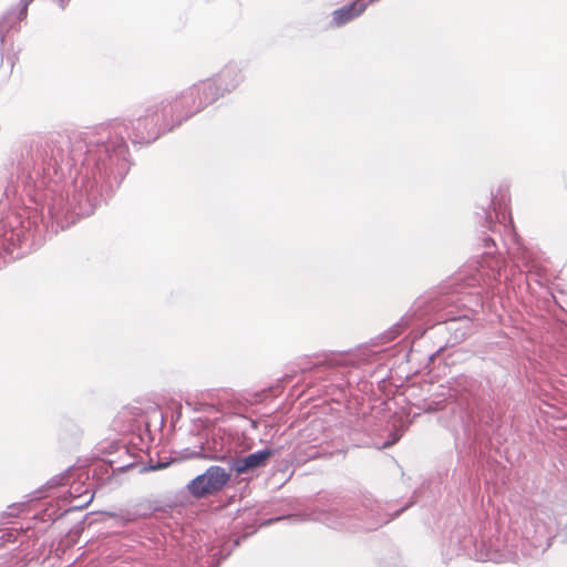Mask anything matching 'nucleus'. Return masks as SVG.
<instances>
[{"label": "nucleus", "instance_id": "obj_15", "mask_svg": "<svg viewBox=\"0 0 567 567\" xmlns=\"http://www.w3.org/2000/svg\"><path fill=\"white\" fill-rule=\"evenodd\" d=\"M185 456H187V457L214 458V460H218V458H220V457H219L218 455H216V454H215V455H213V454L208 453V452L205 450V447H204V445H203V444H200V445L198 446V449H197V450L188 451V449H187V450H186V454H185Z\"/></svg>", "mask_w": 567, "mask_h": 567}, {"label": "nucleus", "instance_id": "obj_2", "mask_svg": "<svg viewBox=\"0 0 567 567\" xmlns=\"http://www.w3.org/2000/svg\"><path fill=\"white\" fill-rule=\"evenodd\" d=\"M508 202V187L501 185L491 193L486 206L477 207V223L485 229L478 237L483 252L458 275L462 282L455 292L432 300L427 306L429 311L439 312L437 322L445 324L455 343L464 341L472 333V317L483 307L482 292L493 289L501 280L505 260L497 251L494 235L499 233L498 221L501 216L505 218Z\"/></svg>", "mask_w": 567, "mask_h": 567}, {"label": "nucleus", "instance_id": "obj_26", "mask_svg": "<svg viewBox=\"0 0 567 567\" xmlns=\"http://www.w3.org/2000/svg\"><path fill=\"white\" fill-rule=\"evenodd\" d=\"M311 426H312V427H318V426H319V424H317V423H315V422H313V423H311Z\"/></svg>", "mask_w": 567, "mask_h": 567}, {"label": "nucleus", "instance_id": "obj_6", "mask_svg": "<svg viewBox=\"0 0 567 567\" xmlns=\"http://www.w3.org/2000/svg\"><path fill=\"white\" fill-rule=\"evenodd\" d=\"M440 388L441 392L425 398L416 406L425 413H431L451 405L455 421L464 424L466 409L470 402L480 395L481 383L473 377L458 375L449 381L446 386L441 385Z\"/></svg>", "mask_w": 567, "mask_h": 567}, {"label": "nucleus", "instance_id": "obj_9", "mask_svg": "<svg viewBox=\"0 0 567 567\" xmlns=\"http://www.w3.org/2000/svg\"><path fill=\"white\" fill-rule=\"evenodd\" d=\"M24 18L17 13L16 9H10L0 17V51L1 62L12 70L17 61V52L13 48L12 33L19 32L20 22Z\"/></svg>", "mask_w": 567, "mask_h": 567}, {"label": "nucleus", "instance_id": "obj_16", "mask_svg": "<svg viewBox=\"0 0 567 567\" xmlns=\"http://www.w3.org/2000/svg\"><path fill=\"white\" fill-rule=\"evenodd\" d=\"M79 489H80V486L75 487L74 493H79L76 496L82 497L84 499H83V502L76 504L74 507L83 508V507H86L92 502L93 494H91L89 489H85L83 493H80Z\"/></svg>", "mask_w": 567, "mask_h": 567}, {"label": "nucleus", "instance_id": "obj_7", "mask_svg": "<svg viewBox=\"0 0 567 567\" xmlns=\"http://www.w3.org/2000/svg\"><path fill=\"white\" fill-rule=\"evenodd\" d=\"M21 221L18 226L0 223V250L13 254L14 249L25 252L40 245L35 233L30 230L31 221Z\"/></svg>", "mask_w": 567, "mask_h": 567}, {"label": "nucleus", "instance_id": "obj_4", "mask_svg": "<svg viewBox=\"0 0 567 567\" xmlns=\"http://www.w3.org/2000/svg\"><path fill=\"white\" fill-rule=\"evenodd\" d=\"M411 503L392 509L391 503L375 499L372 495L334 499L327 507H317L313 518L327 527L340 532H372L386 525Z\"/></svg>", "mask_w": 567, "mask_h": 567}, {"label": "nucleus", "instance_id": "obj_10", "mask_svg": "<svg viewBox=\"0 0 567 567\" xmlns=\"http://www.w3.org/2000/svg\"><path fill=\"white\" fill-rule=\"evenodd\" d=\"M274 454V450L262 449L243 457H230L228 466L237 475L252 474L257 470L264 468Z\"/></svg>", "mask_w": 567, "mask_h": 567}, {"label": "nucleus", "instance_id": "obj_13", "mask_svg": "<svg viewBox=\"0 0 567 567\" xmlns=\"http://www.w3.org/2000/svg\"><path fill=\"white\" fill-rule=\"evenodd\" d=\"M107 515L112 518L120 519L125 524L135 522L140 517L137 513L132 511H121L118 513L112 512L107 513Z\"/></svg>", "mask_w": 567, "mask_h": 567}, {"label": "nucleus", "instance_id": "obj_27", "mask_svg": "<svg viewBox=\"0 0 567 567\" xmlns=\"http://www.w3.org/2000/svg\"><path fill=\"white\" fill-rule=\"evenodd\" d=\"M313 441H315V442H319V444H321V441H319V439H318V437H315V439H313Z\"/></svg>", "mask_w": 567, "mask_h": 567}, {"label": "nucleus", "instance_id": "obj_23", "mask_svg": "<svg viewBox=\"0 0 567 567\" xmlns=\"http://www.w3.org/2000/svg\"><path fill=\"white\" fill-rule=\"evenodd\" d=\"M281 518H282V517L271 518V519H269V520L265 522V523H264V525H269V524H271V523H274V522L280 520Z\"/></svg>", "mask_w": 567, "mask_h": 567}, {"label": "nucleus", "instance_id": "obj_22", "mask_svg": "<svg viewBox=\"0 0 567 567\" xmlns=\"http://www.w3.org/2000/svg\"><path fill=\"white\" fill-rule=\"evenodd\" d=\"M401 435H402L401 433L400 434H398V433L393 434L391 441H386L383 444V447H388V446H391L394 443H396L399 441V439L401 437Z\"/></svg>", "mask_w": 567, "mask_h": 567}, {"label": "nucleus", "instance_id": "obj_11", "mask_svg": "<svg viewBox=\"0 0 567 567\" xmlns=\"http://www.w3.org/2000/svg\"><path fill=\"white\" fill-rule=\"evenodd\" d=\"M511 256L516 267H518L522 272L540 276L542 269L536 251L516 241L515 247L511 249Z\"/></svg>", "mask_w": 567, "mask_h": 567}, {"label": "nucleus", "instance_id": "obj_8", "mask_svg": "<svg viewBox=\"0 0 567 567\" xmlns=\"http://www.w3.org/2000/svg\"><path fill=\"white\" fill-rule=\"evenodd\" d=\"M230 476V466L226 470L218 465H212L204 473L194 477L186 487L194 497L200 498L223 491Z\"/></svg>", "mask_w": 567, "mask_h": 567}, {"label": "nucleus", "instance_id": "obj_21", "mask_svg": "<svg viewBox=\"0 0 567 567\" xmlns=\"http://www.w3.org/2000/svg\"><path fill=\"white\" fill-rule=\"evenodd\" d=\"M316 447H317V445H315V446L310 447V449H309V452H306V453H305V456H306L307 458H316V457H318L319 453H318V451H317V450H315Z\"/></svg>", "mask_w": 567, "mask_h": 567}, {"label": "nucleus", "instance_id": "obj_12", "mask_svg": "<svg viewBox=\"0 0 567 567\" xmlns=\"http://www.w3.org/2000/svg\"><path fill=\"white\" fill-rule=\"evenodd\" d=\"M367 8L368 3L355 0L339 9H336L332 12L331 24L336 28H340L347 24L348 22L354 20L355 18L360 17L365 11Z\"/></svg>", "mask_w": 567, "mask_h": 567}, {"label": "nucleus", "instance_id": "obj_25", "mask_svg": "<svg viewBox=\"0 0 567 567\" xmlns=\"http://www.w3.org/2000/svg\"><path fill=\"white\" fill-rule=\"evenodd\" d=\"M423 400H424V399H422V401H423ZM420 402H421V400H419L417 402L413 403V406H415V408L419 410V411L416 412V415H420V414H421V412H423L422 410H420V409L416 406V404H417V403H420Z\"/></svg>", "mask_w": 567, "mask_h": 567}, {"label": "nucleus", "instance_id": "obj_18", "mask_svg": "<svg viewBox=\"0 0 567 567\" xmlns=\"http://www.w3.org/2000/svg\"><path fill=\"white\" fill-rule=\"evenodd\" d=\"M169 464H171V462H162V461L154 462L153 460H150L148 464L144 467V471L163 470V468H166Z\"/></svg>", "mask_w": 567, "mask_h": 567}, {"label": "nucleus", "instance_id": "obj_17", "mask_svg": "<svg viewBox=\"0 0 567 567\" xmlns=\"http://www.w3.org/2000/svg\"><path fill=\"white\" fill-rule=\"evenodd\" d=\"M68 475H69V470L59 475L53 476L51 480L48 481L49 487L52 488V487H56L60 485H64Z\"/></svg>", "mask_w": 567, "mask_h": 567}, {"label": "nucleus", "instance_id": "obj_5", "mask_svg": "<svg viewBox=\"0 0 567 567\" xmlns=\"http://www.w3.org/2000/svg\"><path fill=\"white\" fill-rule=\"evenodd\" d=\"M244 80V68L237 62H228L214 76L181 90L182 96L177 103V111L183 116H195L219 99L237 90Z\"/></svg>", "mask_w": 567, "mask_h": 567}, {"label": "nucleus", "instance_id": "obj_3", "mask_svg": "<svg viewBox=\"0 0 567 567\" xmlns=\"http://www.w3.org/2000/svg\"><path fill=\"white\" fill-rule=\"evenodd\" d=\"M555 519L543 508L528 509L524 514L519 533L506 534L503 538L483 544L486 553L480 559L501 563H529L540 558L551 546Z\"/></svg>", "mask_w": 567, "mask_h": 567}, {"label": "nucleus", "instance_id": "obj_28", "mask_svg": "<svg viewBox=\"0 0 567 567\" xmlns=\"http://www.w3.org/2000/svg\"><path fill=\"white\" fill-rule=\"evenodd\" d=\"M251 424H252L254 427L257 426L256 421H252Z\"/></svg>", "mask_w": 567, "mask_h": 567}, {"label": "nucleus", "instance_id": "obj_24", "mask_svg": "<svg viewBox=\"0 0 567 567\" xmlns=\"http://www.w3.org/2000/svg\"><path fill=\"white\" fill-rule=\"evenodd\" d=\"M423 400H424V399H422V401H423ZM420 402H421V400H419L417 402L413 403V406H415V408L419 410V411L416 412V415H420V414H421V412H423L422 410H420V409L416 406V404H417V403H420Z\"/></svg>", "mask_w": 567, "mask_h": 567}, {"label": "nucleus", "instance_id": "obj_19", "mask_svg": "<svg viewBox=\"0 0 567 567\" xmlns=\"http://www.w3.org/2000/svg\"><path fill=\"white\" fill-rule=\"evenodd\" d=\"M33 0H20L19 2V8L16 9L17 10V13L22 17V18H27V14H28V7L30 6V3L32 2Z\"/></svg>", "mask_w": 567, "mask_h": 567}, {"label": "nucleus", "instance_id": "obj_1", "mask_svg": "<svg viewBox=\"0 0 567 567\" xmlns=\"http://www.w3.org/2000/svg\"><path fill=\"white\" fill-rule=\"evenodd\" d=\"M181 96L179 91L168 94L134 121L113 120L72 135L31 138L17 154L16 172L0 168V187L9 197L21 185L58 228L69 227L92 215L121 185L131 167L126 138L151 144L194 117L177 111Z\"/></svg>", "mask_w": 567, "mask_h": 567}, {"label": "nucleus", "instance_id": "obj_20", "mask_svg": "<svg viewBox=\"0 0 567 567\" xmlns=\"http://www.w3.org/2000/svg\"><path fill=\"white\" fill-rule=\"evenodd\" d=\"M400 332L401 326L396 324L383 336V339H385V342H390L394 340Z\"/></svg>", "mask_w": 567, "mask_h": 567}, {"label": "nucleus", "instance_id": "obj_14", "mask_svg": "<svg viewBox=\"0 0 567 567\" xmlns=\"http://www.w3.org/2000/svg\"><path fill=\"white\" fill-rule=\"evenodd\" d=\"M19 537H23V534L16 529H0V540L2 543H17Z\"/></svg>", "mask_w": 567, "mask_h": 567}]
</instances>
